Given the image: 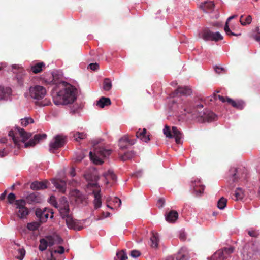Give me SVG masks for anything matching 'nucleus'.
Here are the masks:
<instances>
[{
  "label": "nucleus",
  "instance_id": "nucleus-1",
  "mask_svg": "<svg viewBox=\"0 0 260 260\" xmlns=\"http://www.w3.org/2000/svg\"><path fill=\"white\" fill-rule=\"evenodd\" d=\"M192 93L191 89L188 86L178 87L176 90L171 94V96L173 98H177L179 99L182 96L189 95ZM180 103V100H173L172 103L175 104L177 107L183 110L181 112H184V115L187 113L190 115L188 116V119H196L198 121L201 123L205 122H211L217 119V115L212 111L208 109H204L202 111L203 105L201 104H197L192 105L191 104L187 103L186 101H183Z\"/></svg>",
  "mask_w": 260,
  "mask_h": 260
},
{
  "label": "nucleus",
  "instance_id": "nucleus-2",
  "mask_svg": "<svg viewBox=\"0 0 260 260\" xmlns=\"http://www.w3.org/2000/svg\"><path fill=\"white\" fill-rule=\"evenodd\" d=\"M76 88L70 84H67L54 96V103L56 105L71 104L76 99Z\"/></svg>",
  "mask_w": 260,
  "mask_h": 260
},
{
  "label": "nucleus",
  "instance_id": "nucleus-3",
  "mask_svg": "<svg viewBox=\"0 0 260 260\" xmlns=\"http://www.w3.org/2000/svg\"><path fill=\"white\" fill-rule=\"evenodd\" d=\"M46 94V89L40 85L31 86L29 88V95L34 99L38 100L36 104L40 106H48L51 104L50 100L45 98L44 100L39 102V100L43 99Z\"/></svg>",
  "mask_w": 260,
  "mask_h": 260
},
{
  "label": "nucleus",
  "instance_id": "nucleus-4",
  "mask_svg": "<svg viewBox=\"0 0 260 260\" xmlns=\"http://www.w3.org/2000/svg\"><path fill=\"white\" fill-rule=\"evenodd\" d=\"M111 153L110 149H106L103 147L96 148L94 152L91 151L89 153L90 159L96 165H101L103 163V158L109 155Z\"/></svg>",
  "mask_w": 260,
  "mask_h": 260
},
{
  "label": "nucleus",
  "instance_id": "nucleus-5",
  "mask_svg": "<svg viewBox=\"0 0 260 260\" xmlns=\"http://www.w3.org/2000/svg\"><path fill=\"white\" fill-rule=\"evenodd\" d=\"M16 130L18 133L20 137L22 138L21 141H19L18 139L16 138L13 131H10L9 135L12 138L13 141L15 144L18 147H20V143H25L26 141L30 138L32 137V133H27L23 128H22L20 127H16Z\"/></svg>",
  "mask_w": 260,
  "mask_h": 260
},
{
  "label": "nucleus",
  "instance_id": "nucleus-6",
  "mask_svg": "<svg viewBox=\"0 0 260 260\" xmlns=\"http://www.w3.org/2000/svg\"><path fill=\"white\" fill-rule=\"evenodd\" d=\"M26 201L23 199L17 200L15 201L17 216L20 219H25L29 214L28 209L26 207Z\"/></svg>",
  "mask_w": 260,
  "mask_h": 260
},
{
  "label": "nucleus",
  "instance_id": "nucleus-7",
  "mask_svg": "<svg viewBox=\"0 0 260 260\" xmlns=\"http://www.w3.org/2000/svg\"><path fill=\"white\" fill-rule=\"evenodd\" d=\"M172 133L170 129L169 126L166 125L163 129L164 135L168 138H171L174 137L175 142L177 144L181 142V139L182 138V133L177 129L176 127L173 126L172 128Z\"/></svg>",
  "mask_w": 260,
  "mask_h": 260
},
{
  "label": "nucleus",
  "instance_id": "nucleus-8",
  "mask_svg": "<svg viewBox=\"0 0 260 260\" xmlns=\"http://www.w3.org/2000/svg\"><path fill=\"white\" fill-rule=\"evenodd\" d=\"M234 248L233 247H225L216 251L211 257V260H224L228 258V256L233 253Z\"/></svg>",
  "mask_w": 260,
  "mask_h": 260
},
{
  "label": "nucleus",
  "instance_id": "nucleus-9",
  "mask_svg": "<svg viewBox=\"0 0 260 260\" xmlns=\"http://www.w3.org/2000/svg\"><path fill=\"white\" fill-rule=\"evenodd\" d=\"M202 38L206 41L217 42L223 39L222 36L219 32H213L209 28H205L202 32Z\"/></svg>",
  "mask_w": 260,
  "mask_h": 260
},
{
  "label": "nucleus",
  "instance_id": "nucleus-10",
  "mask_svg": "<svg viewBox=\"0 0 260 260\" xmlns=\"http://www.w3.org/2000/svg\"><path fill=\"white\" fill-rule=\"evenodd\" d=\"M66 144V137L61 135H57L54 138V142L50 143V151H54L62 147Z\"/></svg>",
  "mask_w": 260,
  "mask_h": 260
},
{
  "label": "nucleus",
  "instance_id": "nucleus-11",
  "mask_svg": "<svg viewBox=\"0 0 260 260\" xmlns=\"http://www.w3.org/2000/svg\"><path fill=\"white\" fill-rule=\"evenodd\" d=\"M47 135L45 134H38L34 136L32 139L29 140L27 142L25 143V148L29 147H34L35 145L38 143L40 141L44 140L46 138Z\"/></svg>",
  "mask_w": 260,
  "mask_h": 260
},
{
  "label": "nucleus",
  "instance_id": "nucleus-12",
  "mask_svg": "<svg viewBox=\"0 0 260 260\" xmlns=\"http://www.w3.org/2000/svg\"><path fill=\"white\" fill-rule=\"evenodd\" d=\"M12 92L11 88L0 85V100L7 101L10 100Z\"/></svg>",
  "mask_w": 260,
  "mask_h": 260
},
{
  "label": "nucleus",
  "instance_id": "nucleus-13",
  "mask_svg": "<svg viewBox=\"0 0 260 260\" xmlns=\"http://www.w3.org/2000/svg\"><path fill=\"white\" fill-rule=\"evenodd\" d=\"M48 212L46 208L42 210L40 208H37L35 211L36 216L39 218L40 221L42 223L45 222L48 218Z\"/></svg>",
  "mask_w": 260,
  "mask_h": 260
},
{
  "label": "nucleus",
  "instance_id": "nucleus-14",
  "mask_svg": "<svg viewBox=\"0 0 260 260\" xmlns=\"http://www.w3.org/2000/svg\"><path fill=\"white\" fill-rule=\"evenodd\" d=\"M228 100L229 104L237 109L242 110L245 106V103L242 100H233L232 99H228Z\"/></svg>",
  "mask_w": 260,
  "mask_h": 260
},
{
  "label": "nucleus",
  "instance_id": "nucleus-15",
  "mask_svg": "<svg viewBox=\"0 0 260 260\" xmlns=\"http://www.w3.org/2000/svg\"><path fill=\"white\" fill-rule=\"evenodd\" d=\"M65 220L67 225L69 229L78 231L82 229V227H80L77 222L73 219L72 216L67 217Z\"/></svg>",
  "mask_w": 260,
  "mask_h": 260
},
{
  "label": "nucleus",
  "instance_id": "nucleus-16",
  "mask_svg": "<svg viewBox=\"0 0 260 260\" xmlns=\"http://www.w3.org/2000/svg\"><path fill=\"white\" fill-rule=\"evenodd\" d=\"M53 184L58 191L64 193L66 191V182L60 179H56L53 181Z\"/></svg>",
  "mask_w": 260,
  "mask_h": 260
},
{
  "label": "nucleus",
  "instance_id": "nucleus-17",
  "mask_svg": "<svg viewBox=\"0 0 260 260\" xmlns=\"http://www.w3.org/2000/svg\"><path fill=\"white\" fill-rule=\"evenodd\" d=\"M147 130L143 128L142 130L139 129L137 132L136 136L138 138L140 139L144 142H148L150 140L149 135H147Z\"/></svg>",
  "mask_w": 260,
  "mask_h": 260
},
{
  "label": "nucleus",
  "instance_id": "nucleus-18",
  "mask_svg": "<svg viewBox=\"0 0 260 260\" xmlns=\"http://www.w3.org/2000/svg\"><path fill=\"white\" fill-rule=\"evenodd\" d=\"M215 5L212 1H206L202 3L200 5V8L202 9L204 12H208V11H212L214 9Z\"/></svg>",
  "mask_w": 260,
  "mask_h": 260
},
{
  "label": "nucleus",
  "instance_id": "nucleus-19",
  "mask_svg": "<svg viewBox=\"0 0 260 260\" xmlns=\"http://www.w3.org/2000/svg\"><path fill=\"white\" fill-rule=\"evenodd\" d=\"M134 144V143L132 141H131L126 136L122 137L119 140V146L121 149H126L128 145H132Z\"/></svg>",
  "mask_w": 260,
  "mask_h": 260
},
{
  "label": "nucleus",
  "instance_id": "nucleus-20",
  "mask_svg": "<svg viewBox=\"0 0 260 260\" xmlns=\"http://www.w3.org/2000/svg\"><path fill=\"white\" fill-rule=\"evenodd\" d=\"M46 181H35L30 185V188L33 190L44 189L47 188Z\"/></svg>",
  "mask_w": 260,
  "mask_h": 260
},
{
  "label": "nucleus",
  "instance_id": "nucleus-21",
  "mask_svg": "<svg viewBox=\"0 0 260 260\" xmlns=\"http://www.w3.org/2000/svg\"><path fill=\"white\" fill-rule=\"evenodd\" d=\"M72 196H75V200L77 204H82L85 200L84 196L78 190L72 192Z\"/></svg>",
  "mask_w": 260,
  "mask_h": 260
},
{
  "label": "nucleus",
  "instance_id": "nucleus-22",
  "mask_svg": "<svg viewBox=\"0 0 260 260\" xmlns=\"http://www.w3.org/2000/svg\"><path fill=\"white\" fill-rule=\"evenodd\" d=\"M192 183L194 191L196 192V195H201L203 192L205 186L204 185H200V181H195L194 182H192Z\"/></svg>",
  "mask_w": 260,
  "mask_h": 260
},
{
  "label": "nucleus",
  "instance_id": "nucleus-23",
  "mask_svg": "<svg viewBox=\"0 0 260 260\" xmlns=\"http://www.w3.org/2000/svg\"><path fill=\"white\" fill-rule=\"evenodd\" d=\"M94 194V200L93 201L95 209H98L101 206V196L100 194L99 190H94L93 191Z\"/></svg>",
  "mask_w": 260,
  "mask_h": 260
},
{
  "label": "nucleus",
  "instance_id": "nucleus-24",
  "mask_svg": "<svg viewBox=\"0 0 260 260\" xmlns=\"http://www.w3.org/2000/svg\"><path fill=\"white\" fill-rule=\"evenodd\" d=\"M178 217V213L174 210L170 211L166 216V219L170 222H175Z\"/></svg>",
  "mask_w": 260,
  "mask_h": 260
},
{
  "label": "nucleus",
  "instance_id": "nucleus-25",
  "mask_svg": "<svg viewBox=\"0 0 260 260\" xmlns=\"http://www.w3.org/2000/svg\"><path fill=\"white\" fill-rule=\"evenodd\" d=\"M59 211L63 219H66L67 217L72 216L70 214V208L68 205H64L63 208H61Z\"/></svg>",
  "mask_w": 260,
  "mask_h": 260
},
{
  "label": "nucleus",
  "instance_id": "nucleus-26",
  "mask_svg": "<svg viewBox=\"0 0 260 260\" xmlns=\"http://www.w3.org/2000/svg\"><path fill=\"white\" fill-rule=\"evenodd\" d=\"M236 16V15L231 16L229 17L228 18V19H227V21L226 22V23H225V25L224 26V31L228 35H232V36H238L241 35L240 33L235 34V33L232 32L229 27V25H228L229 21H230L231 19L234 18Z\"/></svg>",
  "mask_w": 260,
  "mask_h": 260
},
{
  "label": "nucleus",
  "instance_id": "nucleus-27",
  "mask_svg": "<svg viewBox=\"0 0 260 260\" xmlns=\"http://www.w3.org/2000/svg\"><path fill=\"white\" fill-rule=\"evenodd\" d=\"M111 105V101L109 98L102 97L97 102V105L101 108Z\"/></svg>",
  "mask_w": 260,
  "mask_h": 260
},
{
  "label": "nucleus",
  "instance_id": "nucleus-28",
  "mask_svg": "<svg viewBox=\"0 0 260 260\" xmlns=\"http://www.w3.org/2000/svg\"><path fill=\"white\" fill-rule=\"evenodd\" d=\"M50 254V260H56L55 258L53 257V254L59 253L62 254L64 252V248L62 246H59L57 249H51L49 250Z\"/></svg>",
  "mask_w": 260,
  "mask_h": 260
},
{
  "label": "nucleus",
  "instance_id": "nucleus-29",
  "mask_svg": "<svg viewBox=\"0 0 260 260\" xmlns=\"http://www.w3.org/2000/svg\"><path fill=\"white\" fill-rule=\"evenodd\" d=\"M151 246L152 248H157L158 245V235L157 233H152V235L150 238Z\"/></svg>",
  "mask_w": 260,
  "mask_h": 260
},
{
  "label": "nucleus",
  "instance_id": "nucleus-30",
  "mask_svg": "<svg viewBox=\"0 0 260 260\" xmlns=\"http://www.w3.org/2000/svg\"><path fill=\"white\" fill-rule=\"evenodd\" d=\"M45 66L43 62H39L31 67V71L35 74L40 73L42 70V67Z\"/></svg>",
  "mask_w": 260,
  "mask_h": 260
},
{
  "label": "nucleus",
  "instance_id": "nucleus-31",
  "mask_svg": "<svg viewBox=\"0 0 260 260\" xmlns=\"http://www.w3.org/2000/svg\"><path fill=\"white\" fill-rule=\"evenodd\" d=\"M252 21V17L250 15L244 17L242 15L240 18V22L241 25H246L247 24H249Z\"/></svg>",
  "mask_w": 260,
  "mask_h": 260
},
{
  "label": "nucleus",
  "instance_id": "nucleus-32",
  "mask_svg": "<svg viewBox=\"0 0 260 260\" xmlns=\"http://www.w3.org/2000/svg\"><path fill=\"white\" fill-rule=\"evenodd\" d=\"M86 136V134L79 132H76L73 134L74 139L77 142H79L80 140L85 139Z\"/></svg>",
  "mask_w": 260,
  "mask_h": 260
},
{
  "label": "nucleus",
  "instance_id": "nucleus-33",
  "mask_svg": "<svg viewBox=\"0 0 260 260\" xmlns=\"http://www.w3.org/2000/svg\"><path fill=\"white\" fill-rule=\"evenodd\" d=\"M34 120L31 117H25L21 119V124L22 126L26 127L29 124L33 123Z\"/></svg>",
  "mask_w": 260,
  "mask_h": 260
},
{
  "label": "nucleus",
  "instance_id": "nucleus-34",
  "mask_svg": "<svg viewBox=\"0 0 260 260\" xmlns=\"http://www.w3.org/2000/svg\"><path fill=\"white\" fill-rule=\"evenodd\" d=\"M134 154L133 152L129 151L125 153L123 155L120 156V159L123 161L129 160L133 157Z\"/></svg>",
  "mask_w": 260,
  "mask_h": 260
},
{
  "label": "nucleus",
  "instance_id": "nucleus-35",
  "mask_svg": "<svg viewBox=\"0 0 260 260\" xmlns=\"http://www.w3.org/2000/svg\"><path fill=\"white\" fill-rule=\"evenodd\" d=\"M234 196L235 198V200L236 201L242 199L244 196L242 189L240 188H237L235 190Z\"/></svg>",
  "mask_w": 260,
  "mask_h": 260
},
{
  "label": "nucleus",
  "instance_id": "nucleus-36",
  "mask_svg": "<svg viewBox=\"0 0 260 260\" xmlns=\"http://www.w3.org/2000/svg\"><path fill=\"white\" fill-rule=\"evenodd\" d=\"M227 200L224 197L221 198L217 203V207L220 209H223L226 206Z\"/></svg>",
  "mask_w": 260,
  "mask_h": 260
},
{
  "label": "nucleus",
  "instance_id": "nucleus-37",
  "mask_svg": "<svg viewBox=\"0 0 260 260\" xmlns=\"http://www.w3.org/2000/svg\"><path fill=\"white\" fill-rule=\"evenodd\" d=\"M112 87V83L109 78H106L103 82V89L105 91H109Z\"/></svg>",
  "mask_w": 260,
  "mask_h": 260
},
{
  "label": "nucleus",
  "instance_id": "nucleus-38",
  "mask_svg": "<svg viewBox=\"0 0 260 260\" xmlns=\"http://www.w3.org/2000/svg\"><path fill=\"white\" fill-rule=\"evenodd\" d=\"M48 246V242L47 240L45 239H41L40 240V245L39 246V249L41 251H44L46 249Z\"/></svg>",
  "mask_w": 260,
  "mask_h": 260
},
{
  "label": "nucleus",
  "instance_id": "nucleus-39",
  "mask_svg": "<svg viewBox=\"0 0 260 260\" xmlns=\"http://www.w3.org/2000/svg\"><path fill=\"white\" fill-rule=\"evenodd\" d=\"M106 179H111L112 180H115L116 178V175L114 174L113 172L111 170H108L103 174Z\"/></svg>",
  "mask_w": 260,
  "mask_h": 260
},
{
  "label": "nucleus",
  "instance_id": "nucleus-40",
  "mask_svg": "<svg viewBox=\"0 0 260 260\" xmlns=\"http://www.w3.org/2000/svg\"><path fill=\"white\" fill-rule=\"evenodd\" d=\"M127 258L126 254L122 250L117 253L116 258L115 260H126Z\"/></svg>",
  "mask_w": 260,
  "mask_h": 260
},
{
  "label": "nucleus",
  "instance_id": "nucleus-41",
  "mask_svg": "<svg viewBox=\"0 0 260 260\" xmlns=\"http://www.w3.org/2000/svg\"><path fill=\"white\" fill-rule=\"evenodd\" d=\"M27 200L31 202H38L39 197L36 193H32L27 197Z\"/></svg>",
  "mask_w": 260,
  "mask_h": 260
},
{
  "label": "nucleus",
  "instance_id": "nucleus-42",
  "mask_svg": "<svg viewBox=\"0 0 260 260\" xmlns=\"http://www.w3.org/2000/svg\"><path fill=\"white\" fill-rule=\"evenodd\" d=\"M18 254L16 257L20 260H22L25 254V251L23 248H19L17 250Z\"/></svg>",
  "mask_w": 260,
  "mask_h": 260
},
{
  "label": "nucleus",
  "instance_id": "nucleus-43",
  "mask_svg": "<svg viewBox=\"0 0 260 260\" xmlns=\"http://www.w3.org/2000/svg\"><path fill=\"white\" fill-rule=\"evenodd\" d=\"M40 224L38 222H31L27 224V228L31 231H35L39 227Z\"/></svg>",
  "mask_w": 260,
  "mask_h": 260
},
{
  "label": "nucleus",
  "instance_id": "nucleus-44",
  "mask_svg": "<svg viewBox=\"0 0 260 260\" xmlns=\"http://www.w3.org/2000/svg\"><path fill=\"white\" fill-rule=\"evenodd\" d=\"M45 239L47 241L48 246L50 247L55 244V242L53 236H47L46 237Z\"/></svg>",
  "mask_w": 260,
  "mask_h": 260
},
{
  "label": "nucleus",
  "instance_id": "nucleus-45",
  "mask_svg": "<svg viewBox=\"0 0 260 260\" xmlns=\"http://www.w3.org/2000/svg\"><path fill=\"white\" fill-rule=\"evenodd\" d=\"M189 256L187 254H182L179 253L176 256V260H188Z\"/></svg>",
  "mask_w": 260,
  "mask_h": 260
},
{
  "label": "nucleus",
  "instance_id": "nucleus-46",
  "mask_svg": "<svg viewBox=\"0 0 260 260\" xmlns=\"http://www.w3.org/2000/svg\"><path fill=\"white\" fill-rule=\"evenodd\" d=\"M7 199L9 203L11 204H13L14 202L16 201L15 200L16 196L13 193H10V194H9Z\"/></svg>",
  "mask_w": 260,
  "mask_h": 260
},
{
  "label": "nucleus",
  "instance_id": "nucleus-47",
  "mask_svg": "<svg viewBox=\"0 0 260 260\" xmlns=\"http://www.w3.org/2000/svg\"><path fill=\"white\" fill-rule=\"evenodd\" d=\"M248 235L252 237H257L259 235V232L255 230H251L248 231Z\"/></svg>",
  "mask_w": 260,
  "mask_h": 260
},
{
  "label": "nucleus",
  "instance_id": "nucleus-48",
  "mask_svg": "<svg viewBox=\"0 0 260 260\" xmlns=\"http://www.w3.org/2000/svg\"><path fill=\"white\" fill-rule=\"evenodd\" d=\"M239 174V170L238 169H234V174L232 175V181L235 182L237 181V175Z\"/></svg>",
  "mask_w": 260,
  "mask_h": 260
},
{
  "label": "nucleus",
  "instance_id": "nucleus-49",
  "mask_svg": "<svg viewBox=\"0 0 260 260\" xmlns=\"http://www.w3.org/2000/svg\"><path fill=\"white\" fill-rule=\"evenodd\" d=\"M141 255V253L139 251L134 250L131 252L130 255L134 258H137Z\"/></svg>",
  "mask_w": 260,
  "mask_h": 260
},
{
  "label": "nucleus",
  "instance_id": "nucleus-50",
  "mask_svg": "<svg viewBox=\"0 0 260 260\" xmlns=\"http://www.w3.org/2000/svg\"><path fill=\"white\" fill-rule=\"evenodd\" d=\"M99 66L98 63H90V64H89V66H88V69H90L91 70H92L93 71H95L99 69Z\"/></svg>",
  "mask_w": 260,
  "mask_h": 260
},
{
  "label": "nucleus",
  "instance_id": "nucleus-51",
  "mask_svg": "<svg viewBox=\"0 0 260 260\" xmlns=\"http://www.w3.org/2000/svg\"><path fill=\"white\" fill-rule=\"evenodd\" d=\"M55 242V244H61L62 242V239L58 235L53 236Z\"/></svg>",
  "mask_w": 260,
  "mask_h": 260
},
{
  "label": "nucleus",
  "instance_id": "nucleus-52",
  "mask_svg": "<svg viewBox=\"0 0 260 260\" xmlns=\"http://www.w3.org/2000/svg\"><path fill=\"white\" fill-rule=\"evenodd\" d=\"M179 239L181 240L185 241L186 239V235L185 232H181L179 234Z\"/></svg>",
  "mask_w": 260,
  "mask_h": 260
},
{
  "label": "nucleus",
  "instance_id": "nucleus-53",
  "mask_svg": "<svg viewBox=\"0 0 260 260\" xmlns=\"http://www.w3.org/2000/svg\"><path fill=\"white\" fill-rule=\"evenodd\" d=\"M165 204V200L162 198H160L158 200V202H157V206L159 207V208H161L162 207V206H164Z\"/></svg>",
  "mask_w": 260,
  "mask_h": 260
},
{
  "label": "nucleus",
  "instance_id": "nucleus-54",
  "mask_svg": "<svg viewBox=\"0 0 260 260\" xmlns=\"http://www.w3.org/2000/svg\"><path fill=\"white\" fill-rule=\"evenodd\" d=\"M218 98L219 100L220 101H221V102H222L223 103H225V102L228 103V99H230V98L224 97V96H221L219 95H218Z\"/></svg>",
  "mask_w": 260,
  "mask_h": 260
},
{
  "label": "nucleus",
  "instance_id": "nucleus-55",
  "mask_svg": "<svg viewBox=\"0 0 260 260\" xmlns=\"http://www.w3.org/2000/svg\"><path fill=\"white\" fill-rule=\"evenodd\" d=\"M215 70L216 72L218 74H220L221 71H224V69L223 68L216 67Z\"/></svg>",
  "mask_w": 260,
  "mask_h": 260
},
{
  "label": "nucleus",
  "instance_id": "nucleus-56",
  "mask_svg": "<svg viewBox=\"0 0 260 260\" xmlns=\"http://www.w3.org/2000/svg\"><path fill=\"white\" fill-rule=\"evenodd\" d=\"M7 195V190H5L3 193H2L0 196V200H3L5 199L6 196Z\"/></svg>",
  "mask_w": 260,
  "mask_h": 260
},
{
  "label": "nucleus",
  "instance_id": "nucleus-57",
  "mask_svg": "<svg viewBox=\"0 0 260 260\" xmlns=\"http://www.w3.org/2000/svg\"><path fill=\"white\" fill-rule=\"evenodd\" d=\"M7 153L5 150V149H3V150L1 151L0 150V157H3L7 155Z\"/></svg>",
  "mask_w": 260,
  "mask_h": 260
},
{
  "label": "nucleus",
  "instance_id": "nucleus-58",
  "mask_svg": "<svg viewBox=\"0 0 260 260\" xmlns=\"http://www.w3.org/2000/svg\"><path fill=\"white\" fill-rule=\"evenodd\" d=\"M254 38L256 41L260 42V33L258 32L257 35H256Z\"/></svg>",
  "mask_w": 260,
  "mask_h": 260
},
{
  "label": "nucleus",
  "instance_id": "nucleus-59",
  "mask_svg": "<svg viewBox=\"0 0 260 260\" xmlns=\"http://www.w3.org/2000/svg\"><path fill=\"white\" fill-rule=\"evenodd\" d=\"M70 174H71V176H72V177H74L75 176L76 172H75V170L74 168H72L71 169V170L70 171Z\"/></svg>",
  "mask_w": 260,
  "mask_h": 260
},
{
  "label": "nucleus",
  "instance_id": "nucleus-60",
  "mask_svg": "<svg viewBox=\"0 0 260 260\" xmlns=\"http://www.w3.org/2000/svg\"><path fill=\"white\" fill-rule=\"evenodd\" d=\"M17 78L18 82L19 83V84L20 85H22L23 84V81L22 78L21 77L19 78L18 75Z\"/></svg>",
  "mask_w": 260,
  "mask_h": 260
},
{
  "label": "nucleus",
  "instance_id": "nucleus-61",
  "mask_svg": "<svg viewBox=\"0 0 260 260\" xmlns=\"http://www.w3.org/2000/svg\"><path fill=\"white\" fill-rule=\"evenodd\" d=\"M217 98H218V95H216V94L214 93H213V95L212 96V97H211V98L210 99V100L211 101H213V98L215 100H216V99H217Z\"/></svg>",
  "mask_w": 260,
  "mask_h": 260
},
{
  "label": "nucleus",
  "instance_id": "nucleus-62",
  "mask_svg": "<svg viewBox=\"0 0 260 260\" xmlns=\"http://www.w3.org/2000/svg\"><path fill=\"white\" fill-rule=\"evenodd\" d=\"M6 141H7V140L5 139H0V143H6Z\"/></svg>",
  "mask_w": 260,
  "mask_h": 260
},
{
  "label": "nucleus",
  "instance_id": "nucleus-63",
  "mask_svg": "<svg viewBox=\"0 0 260 260\" xmlns=\"http://www.w3.org/2000/svg\"><path fill=\"white\" fill-rule=\"evenodd\" d=\"M115 200H116L115 202H117V201L119 202V205H120L121 204V201L119 199L116 198H115Z\"/></svg>",
  "mask_w": 260,
  "mask_h": 260
},
{
  "label": "nucleus",
  "instance_id": "nucleus-64",
  "mask_svg": "<svg viewBox=\"0 0 260 260\" xmlns=\"http://www.w3.org/2000/svg\"><path fill=\"white\" fill-rule=\"evenodd\" d=\"M15 184L12 185V186H11V189H12V190H14V188H15Z\"/></svg>",
  "mask_w": 260,
  "mask_h": 260
}]
</instances>
